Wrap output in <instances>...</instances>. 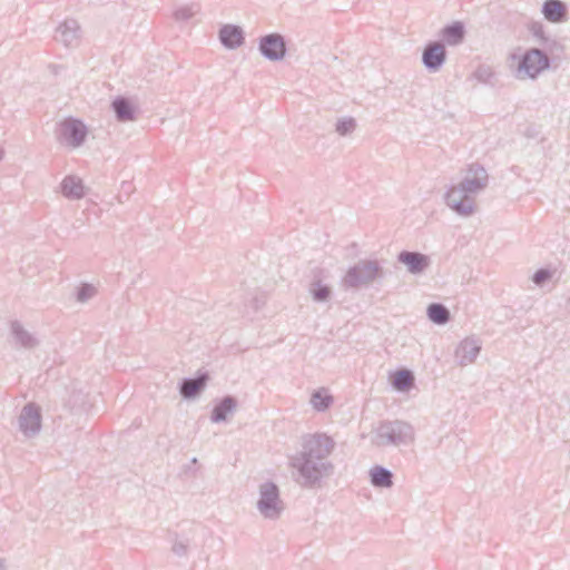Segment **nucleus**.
<instances>
[{
	"label": "nucleus",
	"mask_w": 570,
	"mask_h": 570,
	"mask_svg": "<svg viewBox=\"0 0 570 570\" xmlns=\"http://www.w3.org/2000/svg\"><path fill=\"white\" fill-rule=\"evenodd\" d=\"M335 445V441L325 433L306 435L302 451L291 458V466L297 473L296 482L305 488L320 485L322 479L333 471V464L326 459Z\"/></svg>",
	"instance_id": "obj_1"
},
{
	"label": "nucleus",
	"mask_w": 570,
	"mask_h": 570,
	"mask_svg": "<svg viewBox=\"0 0 570 570\" xmlns=\"http://www.w3.org/2000/svg\"><path fill=\"white\" fill-rule=\"evenodd\" d=\"M489 175L480 164H471L463 179L449 188L446 205L458 215L469 217L475 212V196L485 189Z\"/></svg>",
	"instance_id": "obj_2"
},
{
	"label": "nucleus",
	"mask_w": 570,
	"mask_h": 570,
	"mask_svg": "<svg viewBox=\"0 0 570 570\" xmlns=\"http://www.w3.org/2000/svg\"><path fill=\"white\" fill-rule=\"evenodd\" d=\"M414 428L405 421H382L374 431L373 444L380 448L406 446L414 442Z\"/></svg>",
	"instance_id": "obj_3"
},
{
	"label": "nucleus",
	"mask_w": 570,
	"mask_h": 570,
	"mask_svg": "<svg viewBox=\"0 0 570 570\" xmlns=\"http://www.w3.org/2000/svg\"><path fill=\"white\" fill-rule=\"evenodd\" d=\"M384 277V269L376 259H360L348 267L342 278L344 289L358 291L368 287Z\"/></svg>",
	"instance_id": "obj_4"
},
{
	"label": "nucleus",
	"mask_w": 570,
	"mask_h": 570,
	"mask_svg": "<svg viewBox=\"0 0 570 570\" xmlns=\"http://www.w3.org/2000/svg\"><path fill=\"white\" fill-rule=\"evenodd\" d=\"M550 65V58L543 50L531 48L519 57L514 76L520 80L535 79L542 71L549 69Z\"/></svg>",
	"instance_id": "obj_5"
},
{
	"label": "nucleus",
	"mask_w": 570,
	"mask_h": 570,
	"mask_svg": "<svg viewBox=\"0 0 570 570\" xmlns=\"http://www.w3.org/2000/svg\"><path fill=\"white\" fill-rule=\"evenodd\" d=\"M256 505L257 510L265 519H278L284 510L278 485L273 481L262 483L259 485V499Z\"/></svg>",
	"instance_id": "obj_6"
},
{
	"label": "nucleus",
	"mask_w": 570,
	"mask_h": 570,
	"mask_svg": "<svg viewBox=\"0 0 570 570\" xmlns=\"http://www.w3.org/2000/svg\"><path fill=\"white\" fill-rule=\"evenodd\" d=\"M88 136V128L80 119L67 117L57 125L56 137L61 145L70 148L81 147Z\"/></svg>",
	"instance_id": "obj_7"
},
{
	"label": "nucleus",
	"mask_w": 570,
	"mask_h": 570,
	"mask_svg": "<svg viewBox=\"0 0 570 570\" xmlns=\"http://www.w3.org/2000/svg\"><path fill=\"white\" fill-rule=\"evenodd\" d=\"M258 51L269 61H282L287 53L286 39L278 32L262 36L258 38Z\"/></svg>",
	"instance_id": "obj_8"
},
{
	"label": "nucleus",
	"mask_w": 570,
	"mask_h": 570,
	"mask_svg": "<svg viewBox=\"0 0 570 570\" xmlns=\"http://www.w3.org/2000/svg\"><path fill=\"white\" fill-rule=\"evenodd\" d=\"M42 415L40 407L35 403H28L18 416L19 430L27 438L36 436L41 430Z\"/></svg>",
	"instance_id": "obj_9"
},
{
	"label": "nucleus",
	"mask_w": 570,
	"mask_h": 570,
	"mask_svg": "<svg viewBox=\"0 0 570 570\" xmlns=\"http://www.w3.org/2000/svg\"><path fill=\"white\" fill-rule=\"evenodd\" d=\"M448 52L440 41H429L422 51V63L430 72H438L445 63Z\"/></svg>",
	"instance_id": "obj_10"
},
{
	"label": "nucleus",
	"mask_w": 570,
	"mask_h": 570,
	"mask_svg": "<svg viewBox=\"0 0 570 570\" xmlns=\"http://www.w3.org/2000/svg\"><path fill=\"white\" fill-rule=\"evenodd\" d=\"M209 375L199 372L195 377H185L179 383V393L185 400L196 399L206 387Z\"/></svg>",
	"instance_id": "obj_11"
},
{
	"label": "nucleus",
	"mask_w": 570,
	"mask_h": 570,
	"mask_svg": "<svg viewBox=\"0 0 570 570\" xmlns=\"http://www.w3.org/2000/svg\"><path fill=\"white\" fill-rule=\"evenodd\" d=\"M397 261L405 265L411 274L417 275L423 273L431 263L428 255L420 252L402 250L397 255Z\"/></svg>",
	"instance_id": "obj_12"
},
{
	"label": "nucleus",
	"mask_w": 570,
	"mask_h": 570,
	"mask_svg": "<svg viewBox=\"0 0 570 570\" xmlns=\"http://www.w3.org/2000/svg\"><path fill=\"white\" fill-rule=\"evenodd\" d=\"M220 43L229 50H235L244 45L245 33L237 24H224L218 32Z\"/></svg>",
	"instance_id": "obj_13"
},
{
	"label": "nucleus",
	"mask_w": 570,
	"mask_h": 570,
	"mask_svg": "<svg viewBox=\"0 0 570 570\" xmlns=\"http://www.w3.org/2000/svg\"><path fill=\"white\" fill-rule=\"evenodd\" d=\"M541 12L546 20L552 23H560L568 20V7L561 0H546Z\"/></svg>",
	"instance_id": "obj_14"
},
{
	"label": "nucleus",
	"mask_w": 570,
	"mask_h": 570,
	"mask_svg": "<svg viewBox=\"0 0 570 570\" xmlns=\"http://www.w3.org/2000/svg\"><path fill=\"white\" fill-rule=\"evenodd\" d=\"M237 407V399L233 395H225L218 400L210 413L213 423L226 422L229 414H233Z\"/></svg>",
	"instance_id": "obj_15"
},
{
	"label": "nucleus",
	"mask_w": 570,
	"mask_h": 570,
	"mask_svg": "<svg viewBox=\"0 0 570 570\" xmlns=\"http://www.w3.org/2000/svg\"><path fill=\"white\" fill-rule=\"evenodd\" d=\"M481 351V344L474 338L463 340L455 350V358L461 366L474 362Z\"/></svg>",
	"instance_id": "obj_16"
},
{
	"label": "nucleus",
	"mask_w": 570,
	"mask_h": 570,
	"mask_svg": "<svg viewBox=\"0 0 570 570\" xmlns=\"http://www.w3.org/2000/svg\"><path fill=\"white\" fill-rule=\"evenodd\" d=\"M80 26L73 20H66L56 30V40L62 42L66 47L75 46L79 39Z\"/></svg>",
	"instance_id": "obj_17"
},
{
	"label": "nucleus",
	"mask_w": 570,
	"mask_h": 570,
	"mask_svg": "<svg viewBox=\"0 0 570 570\" xmlns=\"http://www.w3.org/2000/svg\"><path fill=\"white\" fill-rule=\"evenodd\" d=\"M440 37L444 46H458L464 40L465 26L462 21H453L441 29Z\"/></svg>",
	"instance_id": "obj_18"
},
{
	"label": "nucleus",
	"mask_w": 570,
	"mask_h": 570,
	"mask_svg": "<svg viewBox=\"0 0 570 570\" xmlns=\"http://www.w3.org/2000/svg\"><path fill=\"white\" fill-rule=\"evenodd\" d=\"M111 109L118 121L127 122L136 119V107L130 99L118 96L111 102Z\"/></svg>",
	"instance_id": "obj_19"
},
{
	"label": "nucleus",
	"mask_w": 570,
	"mask_h": 570,
	"mask_svg": "<svg viewBox=\"0 0 570 570\" xmlns=\"http://www.w3.org/2000/svg\"><path fill=\"white\" fill-rule=\"evenodd\" d=\"M60 190L68 199H81L86 195V187L81 178L75 175H68L62 179Z\"/></svg>",
	"instance_id": "obj_20"
},
{
	"label": "nucleus",
	"mask_w": 570,
	"mask_h": 570,
	"mask_svg": "<svg viewBox=\"0 0 570 570\" xmlns=\"http://www.w3.org/2000/svg\"><path fill=\"white\" fill-rule=\"evenodd\" d=\"M11 334L14 338V342L27 350L35 348L39 344L33 334L27 331L18 321L11 322Z\"/></svg>",
	"instance_id": "obj_21"
},
{
	"label": "nucleus",
	"mask_w": 570,
	"mask_h": 570,
	"mask_svg": "<svg viewBox=\"0 0 570 570\" xmlns=\"http://www.w3.org/2000/svg\"><path fill=\"white\" fill-rule=\"evenodd\" d=\"M389 381L394 390L407 392L414 383V375L411 370L400 368L390 373Z\"/></svg>",
	"instance_id": "obj_22"
},
{
	"label": "nucleus",
	"mask_w": 570,
	"mask_h": 570,
	"mask_svg": "<svg viewBox=\"0 0 570 570\" xmlns=\"http://www.w3.org/2000/svg\"><path fill=\"white\" fill-rule=\"evenodd\" d=\"M370 481L373 487L381 489H390L394 484L392 471L382 465H374L370 470Z\"/></svg>",
	"instance_id": "obj_23"
},
{
	"label": "nucleus",
	"mask_w": 570,
	"mask_h": 570,
	"mask_svg": "<svg viewBox=\"0 0 570 570\" xmlns=\"http://www.w3.org/2000/svg\"><path fill=\"white\" fill-rule=\"evenodd\" d=\"M308 292L312 296V299L316 303L328 302L333 294L331 286L324 284L322 279L316 276L309 283Z\"/></svg>",
	"instance_id": "obj_24"
},
{
	"label": "nucleus",
	"mask_w": 570,
	"mask_h": 570,
	"mask_svg": "<svg viewBox=\"0 0 570 570\" xmlns=\"http://www.w3.org/2000/svg\"><path fill=\"white\" fill-rule=\"evenodd\" d=\"M426 315L428 318L436 325H445L451 318L449 308L442 303L429 304Z\"/></svg>",
	"instance_id": "obj_25"
},
{
	"label": "nucleus",
	"mask_w": 570,
	"mask_h": 570,
	"mask_svg": "<svg viewBox=\"0 0 570 570\" xmlns=\"http://www.w3.org/2000/svg\"><path fill=\"white\" fill-rule=\"evenodd\" d=\"M313 407L317 411H326L333 403V397L324 390L314 391L311 397Z\"/></svg>",
	"instance_id": "obj_26"
},
{
	"label": "nucleus",
	"mask_w": 570,
	"mask_h": 570,
	"mask_svg": "<svg viewBox=\"0 0 570 570\" xmlns=\"http://www.w3.org/2000/svg\"><path fill=\"white\" fill-rule=\"evenodd\" d=\"M356 128V120L353 117H343L337 119L335 130L341 136L353 132Z\"/></svg>",
	"instance_id": "obj_27"
},
{
	"label": "nucleus",
	"mask_w": 570,
	"mask_h": 570,
	"mask_svg": "<svg viewBox=\"0 0 570 570\" xmlns=\"http://www.w3.org/2000/svg\"><path fill=\"white\" fill-rule=\"evenodd\" d=\"M199 11L198 4L183 6L174 11V18L176 21H187Z\"/></svg>",
	"instance_id": "obj_28"
},
{
	"label": "nucleus",
	"mask_w": 570,
	"mask_h": 570,
	"mask_svg": "<svg viewBox=\"0 0 570 570\" xmlns=\"http://www.w3.org/2000/svg\"><path fill=\"white\" fill-rule=\"evenodd\" d=\"M553 276V272L550 268H539L537 269L531 279L537 286H543L546 285Z\"/></svg>",
	"instance_id": "obj_29"
},
{
	"label": "nucleus",
	"mask_w": 570,
	"mask_h": 570,
	"mask_svg": "<svg viewBox=\"0 0 570 570\" xmlns=\"http://www.w3.org/2000/svg\"><path fill=\"white\" fill-rule=\"evenodd\" d=\"M473 77L481 83L490 85L493 77L492 68L485 65H481L473 72Z\"/></svg>",
	"instance_id": "obj_30"
},
{
	"label": "nucleus",
	"mask_w": 570,
	"mask_h": 570,
	"mask_svg": "<svg viewBox=\"0 0 570 570\" xmlns=\"http://www.w3.org/2000/svg\"><path fill=\"white\" fill-rule=\"evenodd\" d=\"M96 294V288L88 283H82L79 287H77L76 297L80 303H86Z\"/></svg>",
	"instance_id": "obj_31"
},
{
	"label": "nucleus",
	"mask_w": 570,
	"mask_h": 570,
	"mask_svg": "<svg viewBox=\"0 0 570 570\" xmlns=\"http://www.w3.org/2000/svg\"><path fill=\"white\" fill-rule=\"evenodd\" d=\"M173 552L178 557H185L188 552V541L187 540H178L176 539L173 548Z\"/></svg>",
	"instance_id": "obj_32"
},
{
	"label": "nucleus",
	"mask_w": 570,
	"mask_h": 570,
	"mask_svg": "<svg viewBox=\"0 0 570 570\" xmlns=\"http://www.w3.org/2000/svg\"><path fill=\"white\" fill-rule=\"evenodd\" d=\"M530 31L535 38H538L542 42L548 40L547 37L544 36V29L542 23L533 22L530 27Z\"/></svg>",
	"instance_id": "obj_33"
},
{
	"label": "nucleus",
	"mask_w": 570,
	"mask_h": 570,
	"mask_svg": "<svg viewBox=\"0 0 570 570\" xmlns=\"http://www.w3.org/2000/svg\"><path fill=\"white\" fill-rule=\"evenodd\" d=\"M50 68H51L52 72H53L55 75H57V73H58L59 69H61V67H60V66H56V65L50 66Z\"/></svg>",
	"instance_id": "obj_34"
},
{
	"label": "nucleus",
	"mask_w": 570,
	"mask_h": 570,
	"mask_svg": "<svg viewBox=\"0 0 570 570\" xmlns=\"http://www.w3.org/2000/svg\"><path fill=\"white\" fill-rule=\"evenodd\" d=\"M3 157V150L0 148V160L2 159Z\"/></svg>",
	"instance_id": "obj_35"
},
{
	"label": "nucleus",
	"mask_w": 570,
	"mask_h": 570,
	"mask_svg": "<svg viewBox=\"0 0 570 570\" xmlns=\"http://www.w3.org/2000/svg\"><path fill=\"white\" fill-rule=\"evenodd\" d=\"M3 568L2 561L0 560V570Z\"/></svg>",
	"instance_id": "obj_36"
}]
</instances>
